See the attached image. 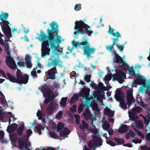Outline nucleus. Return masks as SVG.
<instances>
[{"label": "nucleus", "mask_w": 150, "mask_h": 150, "mask_svg": "<svg viewBox=\"0 0 150 150\" xmlns=\"http://www.w3.org/2000/svg\"><path fill=\"white\" fill-rule=\"evenodd\" d=\"M50 25L52 29L49 28L47 29V35L42 30H41L38 38L42 42L41 48L42 57L49 55L51 49H53L54 51L60 52V50H57V49H59V44L61 42V37L58 34V32L59 31L58 25L55 22H52Z\"/></svg>", "instance_id": "obj_1"}, {"label": "nucleus", "mask_w": 150, "mask_h": 150, "mask_svg": "<svg viewBox=\"0 0 150 150\" xmlns=\"http://www.w3.org/2000/svg\"><path fill=\"white\" fill-rule=\"evenodd\" d=\"M62 54V52H55V54L52 55L50 58L48 59L47 66L49 67H53L48 70L46 72V76H48V79H54L56 78L55 74L57 73L56 67L59 65L60 64H62L63 62L61 60L58 54Z\"/></svg>", "instance_id": "obj_2"}, {"label": "nucleus", "mask_w": 150, "mask_h": 150, "mask_svg": "<svg viewBox=\"0 0 150 150\" xmlns=\"http://www.w3.org/2000/svg\"><path fill=\"white\" fill-rule=\"evenodd\" d=\"M88 41V39H86L85 37L83 36L81 39V42L79 41L74 43V41L73 40L72 42L75 47L82 49L84 54L86 55L87 57H90L91 54L94 53L95 49L94 47H91V45Z\"/></svg>", "instance_id": "obj_3"}, {"label": "nucleus", "mask_w": 150, "mask_h": 150, "mask_svg": "<svg viewBox=\"0 0 150 150\" xmlns=\"http://www.w3.org/2000/svg\"><path fill=\"white\" fill-rule=\"evenodd\" d=\"M137 79L134 80V82L136 84L142 85L139 89V93L149 95L150 96V79L146 80L144 76L138 74Z\"/></svg>", "instance_id": "obj_4"}, {"label": "nucleus", "mask_w": 150, "mask_h": 150, "mask_svg": "<svg viewBox=\"0 0 150 150\" xmlns=\"http://www.w3.org/2000/svg\"><path fill=\"white\" fill-rule=\"evenodd\" d=\"M75 23L74 29L76 31L74 32V35H76L78 34H83V33H86L88 36H91V34L93 33L92 30L88 29L90 27L82 21H76Z\"/></svg>", "instance_id": "obj_5"}, {"label": "nucleus", "mask_w": 150, "mask_h": 150, "mask_svg": "<svg viewBox=\"0 0 150 150\" xmlns=\"http://www.w3.org/2000/svg\"><path fill=\"white\" fill-rule=\"evenodd\" d=\"M109 29L108 31V33L110 34H112L114 37H116V38L113 39V44L112 45H110V46L107 45L105 47L107 50L109 51H111L113 48L114 45L115 44V42H117L119 40V38H121L122 36L120 33L118 31H116L115 33L114 32V30L111 28L110 25H109Z\"/></svg>", "instance_id": "obj_6"}, {"label": "nucleus", "mask_w": 150, "mask_h": 150, "mask_svg": "<svg viewBox=\"0 0 150 150\" xmlns=\"http://www.w3.org/2000/svg\"><path fill=\"white\" fill-rule=\"evenodd\" d=\"M92 141H89L88 144L89 148L92 149L94 146V150H95L96 147H98L101 146L102 144V140L100 138L95 135H93L92 136Z\"/></svg>", "instance_id": "obj_7"}, {"label": "nucleus", "mask_w": 150, "mask_h": 150, "mask_svg": "<svg viewBox=\"0 0 150 150\" xmlns=\"http://www.w3.org/2000/svg\"><path fill=\"white\" fill-rule=\"evenodd\" d=\"M16 77L17 79V83L19 84H26L28 82L29 80V76L26 74L23 76L21 74V71L17 68Z\"/></svg>", "instance_id": "obj_8"}, {"label": "nucleus", "mask_w": 150, "mask_h": 150, "mask_svg": "<svg viewBox=\"0 0 150 150\" xmlns=\"http://www.w3.org/2000/svg\"><path fill=\"white\" fill-rule=\"evenodd\" d=\"M90 91L89 88H86L85 86L82 88L79 94L80 97H82L83 100H81L82 102L84 101L86 102H88L91 100L90 98L89 97Z\"/></svg>", "instance_id": "obj_9"}, {"label": "nucleus", "mask_w": 150, "mask_h": 150, "mask_svg": "<svg viewBox=\"0 0 150 150\" xmlns=\"http://www.w3.org/2000/svg\"><path fill=\"white\" fill-rule=\"evenodd\" d=\"M122 92L121 91H119L115 94V97L116 100L118 102L120 101V105L121 108L125 110L127 109V106L125 100L122 99Z\"/></svg>", "instance_id": "obj_10"}, {"label": "nucleus", "mask_w": 150, "mask_h": 150, "mask_svg": "<svg viewBox=\"0 0 150 150\" xmlns=\"http://www.w3.org/2000/svg\"><path fill=\"white\" fill-rule=\"evenodd\" d=\"M6 53L8 56L6 57V64L10 68L14 69L17 67L15 62L11 57L9 50H7Z\"/></svg>", "instance_id": "obj_11"}, {"label": "nucleus", "mask_w": 150, "mask_h": 150, "mask_svg": "<svg viewBox=\"0 0 150 150\" xmlns=\"http://www.w3.org/2000/svg\"><path fill=\"white\" fill-rule=\"evenodd\" d=\"M112 76V80L113 81L117 80L120 83H123V79H125L126 77L124 73L121 71L117 72L116 74H113Z\"/></svg>", "instance_id": "obj_12"}, {"label": "nucleus", "mask_w": 150, "mask_h": 150, "mask_svg": "<svg viewBox=\"0 0 150 150\" xmlns=\"http://www.w3.org/2000/svg\"><path fill=\"white\" fill-rule=\"evenodd\" d=\"M41 91L45 98L50 97L52 94V91L50 87L46 83H44L41 87Z\"/></svg>", "instance_id": "obj_13"}, {"label": "nucleus", "mask_w": 150, "mask_h": 150, "mask_svg": "<svg viewBox=\"0 0 150 150\" xmlns=\"http://www.w3.org/2000/svg\"><path fill=\"white\" fill-rule=\"evenodd\" d=\"M83 107H86V110L83 112V115L85 119L86 120H88L93 117V115L91 113L89 109V106L87 104H85L83 105Z\"/></svg>", "instance_id": "obj_14"}, {"label": "nucleus", "mask_w": 150, "mask_h": 150, "mask_svg": "<svg viewBox=\"0 0 150 150\" xmlns=\"http://www.w3.org/2000/svg\"><path fill=\"white\" fill-rule=\"evenodd\" d=\"M57 106V104L54 102H52L50 103L47 108V114L49 115L52 114Z\"/></svg>", "instance_id": "obj_15"}, {"label": "nucleus", "mask_w": 150, "mask_h": 150, "mask_svg": "<svg viewBox=\"0 0 150 150\" xmlns=\"http://www.w3.org/2000/svg\"><path fill=\"white\" fill-rule=\"evenodd\" d=\"M32 57L29 55H26L25 57V63L27 68L30 69L32 67V64L31 63Z\"/></svg>", "instance_id": "obj_16"}, {"label": "nucleus", "mask_w": 150, "mask_h": 150, "mask_svg": "<svg viewBox=\"0 0 150 150\" xmlns=\"http://www.w3.org/2000/svg\"><path fill=\"white\" fill-rule=\"evenodd\" d=\"M18 126V125L17 124H12L10 126L9 125L8 126L7 131L8 132L13 133L16 129Z\"/></svg>", "instance_id": "obj_17"}, {"label": "nucleus", "mask_w": 150, "mask_h": 150, "mask_svg": "<svg viewBox=\"0 0 150 150\" xmlns=\"http://www.w3.org/2000/svg\"><path fill=\"white\" fill-rule=\"evenodd\" d=\"M2 22L0 23V25L1 27L2 30L10 28L9 26V22L6 20H3L2 21Z\"/></svg>", "instance_id": "obj_18"}, {"label": "nucleus", "mask_w": 150, "mask_h": 150, "mask_svg": "<svg viewBox=\"0 0 150 150\" xmlns=\"http://www.w3.org/2000/svg\"><path fill=\"white\" fill-rule=\"evenodd\" d=\"M24 127V122H22L21 124L20 125L19 127L16 130V132L18 135L20 136L22 135L23 134Z\"/></svg>", "instance_id": "obj_19"}, {"label": "nucleus", "mask_w": 150, "mask_h": 150, "mask_svg": "<svg viewBox=\"0 0 150 150\" xmlns=\"http://www.w3.org/2000/svg\"><path fill=\"white\" fill-rule=\"evenodd\" d=\"M7 78H6V79H8L10 81L13 83H17V79H16L15 77L13 76L11 74L9 73H7Z\"/></svg>", "instance_id": "obj_20"}, {"label": "nucleus", "mask_w": 150, "mask_h": 150, "mask_svg": "<svg viewBox=\"0 0 150 150\" xmlns=\"http://www.w3.org/2000/svg\"><path fill=\"white\" fill-rule=\"evenodd\" d=\"M27 138H25V137H23V139L19 140L18 142L19 144V148L21 149H22L23 147L24 146V144L25 142H27Z\"/></svg>", "instance_id": "obj_21"}, {"label": "nucleus", "mask_w": 150, "mask_h": 150, "mask_svg": "<svg viewBox=\"0 0 150 150\" xmlns=\"http://www.w3.org/2000/svg\"><path fill=\"white\" fill-rule=\"evenodd\" d=\"M79 94H75L71 98L70 101V103L72 104L74 103L75 102L77 101L79 98H80Z\"/></svg>", "instance_id": "obj_22"}, {"label": "nucleus", "mask_w": 150, "mask_h": 150, "mask_svg": "<svg viewBox=\"0 0 150 150\" xmlns=\"http://www.w3.org/2000/svg\"><path fill=\"white\" fill-rule=\"evenodd\" d=\"M127 131V126L124 124H122L120 129L118 132L122 133H125Z\"/></svg>", "instance_id": "obj_23"}, {"label": "nucleus", "mask_w": 150, "mask_h": 150, "mask_svg": "<svg viewBox=\"0 0 150 150\" xmlns=\"http://www.w3.org/2000/svg\"><path fill=\"white\" fill-rule=\"evenodd\" d=\"M70 133V131L67 127H65L63 130L61 131L60 133V135L62 136L63 135H67Z\"/></svg>", "instance_id": "obj_24"}, {"label": "nucleus", "mask_w": 150, "mask_h": 150, "mask_svg": "<svg viewBox=\"0 0 150 150\" xmlns=\"http://www.w3.org/2000/svg\"><path fill=\"white\" fill-rule=\"evenodd\" d=\"M115 62L117 63H121L124 62L122 58L115 51Z\"/></svg>", "instance_id": "obj_25"}, {"label": "nucleus", "mask_w": 150, "mask_h": 150, "mask_svg": "<svg viewBox=\"0 0 150 150\" xmlns=\"http://www.w3.org/2000/svg\"><path fill=\"white\" fill-rule=\"evenodd\" d=\"M104 113L105 114L109 115L110 117H112L114 115V112L112 111L110 109L108 108L104 110Z\"/></svg>", "instance_id": "obj_26"}, {"label": "nucleus", "mask_w": 150, "mask_h": 150, "mask_svg": "<svg viewBox=\"0 0 150 150\" xmlns=\"http://www.w3.org/2000/svg\"><path fill=\"white\" fill-rule=\"evenodd\" d=\"M88 127V125L84 120L82 121V123L80 125V128L82 131H83L84 129H87Z\"/></svg>", "instance_id": "obj_27"}, {"label": "nucleus", "mask_w": 150, "mask_h": 150, "mask_svg": "<svg viewBox=\"0 0 150 150\" xmlns=\"http://www.w3.org/2000/svg\"><path fill=\"white\" fill-rule=\"evenodd\" d=\"M68 98L67 97L62 98L59 104L62 107H65L66 105Z\"/></svg>", "instance_id": "obj_28"}, {"label": "nucleus", "mask_w": 150, "mask_h": 150, "mask_svg": "<svg viewBox=\"0 0 150 150\" xmlns=\"http://www.w3.org/2000/svg\"><path fill=\"white\" fill-rule=\"evenodd\" d=\"M122 63V64L121 65H120V64L119 65V67L125 71L127 70H128L129 68L128 65L124 61Z\"/></svg>", "instance_id": "obj_29"}, {"label": "nucleus", "mask_w": 150, "mask_h": 150, "mask_svg": "<svg viewBox=\"0 0 150 150\" xmlns=\"http://www.w3.org/2000/svg\"><path fill=\"white\" fill-rule=\"evenodd\" d=\"M2 31L5 33L7 37L10 38L11 37V28L6 29Z\"/></svg>", "instance_id": "obj_30"}, {"label": "nucleus", "mask_w": 150, "mask_h": 150, "mask_svg": "<svg viewBox=\"0 0 150 150\" xmlns=\"http://www.w3.org/2000/svg\"><path fill=\"white\" fill-rule=\"evenodd\" d=\"M142 111V108L139 106H137L132 109V111L134 113H139Z\"/></svg>", "instance_id": "obj_31"}, {"label": "nucleus", "mask_w": 150, "mask_h": 150, "mask_svg": "<svg viewBox=\"0 0 150 150\" xmlns=\"http://www.w3.org/2000/svg\"><path fill=\"white\" fill-rule=\"evenodd\" d=\"M64 125L61 122H60L58 123L57 126V131L58 132H59L64 127Z\"/></svg>", "instance_id": "obj_32"}, {"label": "nucleus", "mask_w": 150, "mask_h": 150, "mask_svg": "<svg viewBox=\"0 0 150 150\" xmlns=\"http://www.w3.org/2000/svg\"><path fill=\"white\" fill-rule=\"evenodd\" d=\"M114 139L115 141L119 144H122L125 142V141L123 139L116 137H114Z\"/></svg>", "instance_id": "obj_33"}, {"label": "nucleus", "mask_w": 150, "mask_h": 150, "mask_svg": "<svg viewBox=\"0 0 150 150\" xmlns=\"http://www.w3.org/2000/svg\"><path fill=\"white\" fill-rule=\"evenodd\" d=\"M132 90L128 91L127 92L126 98H134L132 96Z\"/></svg>", "instance_id": "obj_34"}, {"label": "nucleus", "mask_w": 150, "mask_h": 150, "mask_svg": "<svg viewBox=\"0 0 150 150\" xmlns=\"http://www.w3.org/2000/svg\"><path fill=\"white\" fill-rule=\"evenodd\" d=\"M126 99L127 100V104L129 107L131 105L132 103L135 102V99L134 98H126Z\"/></svg>", "instance_id": "obj_35"}, {"label": "nucleus", "mask_w": 150, "mask_h": 150, "mask_svg": "<svg viewBox=\"0 0 150 150\" xmlns=\"http://www.w3.org/2000/svg\"><path fill=\"white\" fill-rule=\"evenodd\" d=\"M1 15L2 16L1 18V21L6 20L8 18V14L7 13H2Z\"/></svg>", "instance_id": "obj_36"}, {"label": "nucleus", "mask_w": 150, "mask_h": 150, "mask_svg": "<svg viewBox=\"0 0 150 150\" xmlns=\"http://www.w3.org/2000/svg\"><path fill=\"white\" fill-rule=\"evenodd\" d=\"M112 75V73L108 74V75H106L104 78L105 81L108 82V81H110L111 79Z\"/></svg>", "instance_id": "obj_37"}, {"label": "nucleus", "mask_w": 150, "mask_h": 150, "mask_svg": "<svg viewBox=\"0 0 150 150\" xmlns=\"http://www.w3.org/2000/svg\"><path fill=\"white\" fill-rule=\"evenodd\" d=\"M128 71L130 74L131 75L133 76V75H134L135 74V71L134 70L133 67H129V68Z\"/></svg>", "instance_id": "obj_38"}, {"label": "nucleus", "mask_w": 150, "mask_h": 150, "mask_svg": "<svg viewBox=\"0 0 150 150\" xmlns=\"http://www.w3.org/2000/svg\"><path fill=\"white\" fill-rule=\"evenodd\" d=\"M50 135L51 137L55 139H58L60 137V136H57L56 133L54 132H50Z\"/></svg>", "instance_id": "obj_39"}, {"label": "nucleus", "mask_w": 150, "mask_h": 150, "mask_svg": "<svg viewBox=\"0 0 150 150\" xmlns=\"http://www.w3.org/2000/svg\"><path fill=\"white\" fill-rule=\"evenodd\" d=\"M1 96H3V97H1L0 98V100L1 101V103L2 104H6L5 102H6V103H7V101L6 100H5V96H4V94L1 92Z\"/></svg>", "instance_id": "obj_40"}, {"label": "nucleus", "mask_w": 150, "mask_h": 150, "mask_svg": "<svg viewBox=\"0 0 150 150\" xmlns=\"http://www.w3.org/2000/svg\"><path fill=\"white\" fill-rule=\"evenodd\" d=\"M129 115L130 118L133 121L135 120L136 118H138V117L135 116L133 112H131L130 114H129Z\"/></svg>", "instance_id": "obj_41"}, {"label": "nucleus", "mask_w": 150, "mask_h": 150, "mask_svg": "<svg viewBox=\"0 0 150 150\" xmlns=\"http://www.w3.org/2000/svg\"><path fill=\"white\" fill-rule=\"evenodd\" d=\"M81 4H76L74 7V9L76 11H79L81 9Z\"/></svg>", "instance_id": "obj_42"}, {"label": "nucleus", "mask_w": 150, "mask_h": 150, "mask_svg": "<svg viewBox=\"0 0 150 150\" xmlns=\"http://www.w3.org/2000/svg\"><path fill=\"white\" fill-rule=\"evenodd\" d=\"M42 127V126H41V125H39L35 127L37 129V132L40 134H41V127Z\"/></svg>", "instance_id": "obj_43"}, {"label": "nucleus", "mask_w": 150, "mask_h": 150, "mask_svg": "<svg viewBox=\"0 0 150 150\" xmlns=\"http://www.w3.org/2000/svg\"><path fill=\"white\" fill-rule=\"evenodd\" d=\"M110 127V125L109 123L107 122H105L103 126V128L107 130Z\"/></svg>", "instance_id": "obj_44"}, {"label": "nucleus", "mask_w": 150, "mask_h": 150, "mask_svg": "<svg viewBox=\"0 0 150 150\" xmlns=\"http://www.w3.org/2000/svg\"><path fill=\"white\" fill-rule=\"evenodd\" d=\"M11 138L14 140L16 141L17 139V135L16 133H13L11 135Z\"/></svg>", "instance_id": "obj_45"}, {"label": "nucleus", "mask_w": 150, "mask_h": 150, "mask_svg": "<svg viewBox=\"0 0 150 150\" xmlns=\"http://www.w3.org/2000/svg\"><path fill=\"white\" fill-rule=\"evenodd\" d=\"M17 64L20 67H23L24 65V62L23 61V59H19Z\"/></svg>", "instance_id": "obj_46"}, {"label": "nucleus", "mask_w": 150, "mask_h": 150, "mask_svg": "<svg viewBox=\"0 0 150 150\" xmlns=\"http://www.w3.org/2000/svg\"><path fill=\"white\" fill-rule=\"evenodd\" d=\"M90 84L91 86L93 88H94L95 89H98L97 85L93 81H91Z\"/></svg>", "instance_id": "obj_47"}, {"label": "nucleus", "mask_w": 150, "mask_h": 150, "mask_svg": "<svg viewBox=\"0 0 150 150\" xmlns=\"http://www.w3.org/2000/svg\"><path fill=\"white\" fill-rule=\"evenodd\" d=\"M106 142L107 144H109L110 145L114 146L116 145V144H115V143L113 141L108 140V141H106Z\"/></svg>", "instance_id": "obj_48"}, {"label": "nucleus", "mask_w": 150, "mask_h": 150, "mask_svg": "<svg viewBox=\"0 0 150 150\" xmlns=\"http://www.w3.org/2000/svg\"><path fill=\"white\" fill-rule=\"evenodd\" d=\"M91 75H87L85 76L84 79L86 82H89L91 81Z\"/></svg>", "instance_id": "obj_49"}, {"label": "nucleus", "mask_w": 150, "mask_h": 150, "mask_svg": "<svg viewBox=\"0 0 150 150\" xmlns=\"http://www.w3.org/2000/svg\"><path fill=\"white\" fill-rule=\"evenodd\" d=\"M37 116L38 117V119L40 120H41L42 118V114L41 112L40 111V110H39L37 113Z\"/></svg>", "instance_id": "obj_50"}, {"label": "nucleus", "mask_w": 150, "mask_h": 150, "mask_svg": "<svg viewBox=\"0 0 150 150\" xmlns=\"http://www.w3.org/2000/svg\"><path fill=\"white\" fill-rule=\"evenodd\" d=\"M139 105L142 107L144 108L145 109L147 107V105L145 104L143 101H142L140 102Z\"/></svg>", "instance_id": "obj_51"}, {"label": "nucleus", "mask_w": 150, "mask_h": 150, "mask_svg": "<svg viewBox=\"0 0 150 150\" xmlns=\"http://www.w3.org/2000/svg\"><path fill=\"white\" fill-rule=\"evenodd\" d=\"M98 89L101 90V89L103 88V83L100 82L98 85Z\"/></svg>", "instance_id": "obj_52"}, {"label": "nucleus", "mask_w": 150, "mask_h": 150, "mask_svg": "<svg viewBox=\"0 0 150 150\" xmlns=\"http://www.w3.org/2000/svg\"><path fill=\"white\" fill-rule=\"evenodd\" d=\"M62 115V111H59L56 116V118L58 119L60 118Z\"/></svg>", "instance_id": "obj_53"}, {"label": "nucleus", "mask_w": 150, "mask_h": 150, "mask_svg": "<svg viewBox=\"0 0 150 150\" xmlns=\"http://www.w3.org/2000/svg\"><path fill=\"white\" fill-rule=\"evenodd\" d=\"M76 106L75 105H73L72 106V108L70 109V111L73 113H74L76 111Z\"/></svg>", "instance_id": "obj_54"}, {"label": "nucleus", "mask_w": 150, "mask_h": 150, "mask_svg": "<svg viewBox=\"0 0 150 150\" xmlns=\"http://www.w3.org/2000/svg\"><path fill=\"white\" fill-rule=\"evenodd\" d=\"M142 140L141 139H134L132 140V142L135 144L141 143Z\"/></svg>", "instance_id": "obj_55"}, {"label": "nucleus", "mask_w": 150, "mask_h": 150, "mask_svg": "<svg viewBox=\"0 0 150 150\" xmlns=\"http://www.w3.org/2000/svg\"><path fill=\"white\" fill-rule=\"evenodd\" d=\"M84 104L80 105H79L78 107V111L79 113H81V112H82L83 110V105Z\"/></svg>", "instance_id": "obj_56"}, {"label": "nucleus", "mask_w": 150, "mask_h": 150, "mask_svg": "<svg viewBox=\"0 0 150 150\" xmlns=\"http://www.w3.org/2000/svg\"><path fill=\"white\" fill-rule=\"evenodd\" d=\"M3 36V35L0 33V44L1 45H5L4 41L1 38Z\"/></svg>", "instance_id": "obj_57"}, {"label": "nucleus", "mask_w": 150, "mask_h": 150, "mask_svg": "<svg viewBox=\"0 0 150 150\" xmlns=\"http://www.w3.org/2000/svg\"><path fill=\"white\" fill-rule=\"evenodd\" d=\"M144 122L146 126H147L149 124V120L147 119L146 118L144 117Z\"/></svg>", "instance_id": "obj_58"}, {"label": "nucleus", "mask_w": 150, "mask_h": 150, "mask_svg": "<svg viewBox=\"0 0 150 150\" xmlns=\"http://www.w3.org/2000/svg\"><path fill=\"white\" fill-rule=\"evenodd\" d=\"M137 133L138 135L140 137H142V138H144V135L140 131L138 130H137Z\"/></svg>", "instance_id": "obj_59"}, {"label": "nucleus", "mask_w": 150, "mask_h": 150, "mask_svg": "<svg viewBox=\"0 0 150 150\" xmlns=\"http://www.w3.org/2000/svg\"><path fill=\"white\" fill-rule=\"evenodd\" d=\"M26 133L27 137H29L30 136V134L32 133V132L31 129H29L27 130Z\"/></svg>", "instance_id": "obj_60"}, {"label": "nucleus", "mask_w": 150, "mask_h": 150, "mask_svg": "<svg viewBox=\"0 0 150 150\" xmlns=\"http://www.w3.org/2000/svg\"><path fill=\"white\" fill-rule=\"evenodd\" d=\"M142 150H150V148H149L147 146L144 145L141 147Z\"/></svg>", "instance_id": "obj_61"}, {"label": "nucleus", "mask_w": 150, "mask_h": 150, "mask_svg": "<svg viewBox=\"0 0 150 150\" xmlns=\"http://www.w3.org/2000/svg\"><path fill=\"white\" fill-rule=\"evenodd\" d=\"M108 134L110 136L112 135L113 134L114 132L112 129H108L107 130Z\"/></svg>", "instance_id": "obj_62"}, {"label": "nucleus", "mask_w": 150, "mask_h": 150, "mask_svg": "<svg viewBox=\"0 0 150 150\" xmlns=\"http://www.w3.org/2000/svg\"><path fill=\"white\" fill-rule=\"evenodd\" d=\"M4 136V132L1 131H0V140L3 139Z\"/></svg>", "instance_id": "obj_63"}, {"label": "nucleus", "mask_w": 150, "mask_h": 150, "mask_svg": "<svg viewBox=\"0 0 150 150\" xmlns=\"http://www.w3.org/2000/svg\"><path fill=\"white\" fill-rule=\"evenodd\" d=\"M55 148L54 147H49L47 148L46 149H43L42 150H55Z\"/></svg>", "instance_id": "obj_64"}]
</instances>
